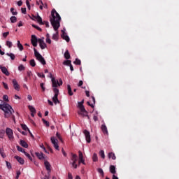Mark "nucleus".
<instances>
[{
    "mask_svg": "<svg viewBox=\"0 0 179 179\" xmlns=\"http://www.w3.org/2000/svg\"><path fill=\"white\" fill-rule=\"evenodd\" d=\"M50 23L55 31H58V29H59L60 26V22H61V16L55 10V8L52 10L51 12V17H50Z\"/></svg>",
    "mask_w": 179,
    "mask_h": 179,
    "instance_id": "obj_1",
    "label": "nucleus"
},
{
    "mask_svg": "<svg viewBox=\"0 0 179 179\" xmlns=\"http://www.w3.org/2000/svg\"><path fill=\"white\" fill-rule=\"evenodd\" d=\"M1 110L4 111V117L5 118H9L10 115H12L13 113H15L12 106L8 103H3V106H1Z\"/></svg>",
    "mask_w": 179,
    "mask_h": 179,
    "instance_id": "obj_2",
    "label": "nucleus"
},
{
    "mask_svg": "<svg viewBox=\"0 0 179 179\" xmlns=\"http://www.w3.org/2000/svg\"><path fill=\"white\" fill-rule=\"evenodd\" d=\"M34 55L38 61L42 64V65H45L47 62H45V59L43 57V56L37 51V50L34 48Z\"/></svg>",
    "mask_w": 179,
    "mask_h": 179,
    "instance_id": "obj_3",
    "label": "nucleus"
},
{
    "mask_svg": "<svg viewBox=\"0 0 179 179\" xmlns=\"http://www.w3.org/2000/svg\"><path fill=\"white\" fill-rule=\"evenodd\" d=\"M53 92L55 93V95L52 97L53 103H55V104H57V103H59V100H58V94H59V90H58V88H53Z\"/></svg>",
    "mask_w": 179,
    "mask_h": 179,
    "instance_id": "obj_4",
    "label": "nucleus"
},
{
    "mask_svg": "<svg viewBox=\"0 0 179 179\" xmlns=\"http://www.w3.org/2000/svg\"><path fill=\"white\" fill-rule=\"evenodd\" d=\"M71 160L72 161V166L74 169H78V164L76 162H78V155L76 154L71 153Z\"/></svg>",
    "mask_w": 179,
    "mask_h": 179,
    "instance_id": "obj_5",
    "label": "nucleus"
},
{
    "mask_svg": "<svg viewBox=\"0 0 179 179\" xmlns=\"http://www.w3.org/2000/svg\"><path fill=\"white\" fill-rule=\"evenodd\" d=\"M50 141L54 145V148L56 149V150H59V145H58V140L55 138V137H51Z\"/></svg>",
    "mask_w": 179,
    "mask_h": 179,
    "instance_id": "obj_6",
    "label": "nucleus"
},
{
    "mask_svg": "<svg viewBox=\"0 0 179 179\" xmlns=\"http://www.w3.org/2000/svg\"><path fill=\"white\" fill-rule=\"evenodd\" d=\"M6 134L8 138L13 139V130H12V129L7 127L6 129Z\"/></svg>",
    "mask_w": 179,
    "mask_h": 179,
    "instance_id": "obj_7",
    "label": "nucleus"
},
{
    "mask_svg": "<svg viewBox=\"0 0 179 179\" xmlns=\"http://www.w3.org/2000/svg\"><path fill=\"white\" fill-rule=\"evenodd\" d=\"M83 134L85 136V139L87 143H90L92 142V138L90 137V132L87 130H84Z\"/></svg>",
    "mask_w": 179,
    "mask_h": 179,
    "instance_id": "obj_8",
    "label": "nucleus"
},
{
    "mask_svg": "<svg viewBox=\"0 0 179 179\" xmlns=\"http://www.w3.org/2000/svg\"><path fill=\"white\" fill-rule=\"evenodd\" d=\"M38 41V39H37V37L36 35H32L31 38V43L34 47H37V42Z\"/></svg>",
    "mask_w": 179,
    "mask_h": 179,
    "instance_id": "obj_9",
    "label": "nucleus"
},
{
    "mask_svg": "<svg viewBox=\"0 0 179 179\" xmlns=\"http://www.w3.org/2000/svg\"><path fill=\"white\" fill-rule=\"evenodd\" d=\"M38 41L39 43V45H40L41 50H44L47 47L45 42H44V40L39 38Z\"/></svg>",
    "mask_w": 179,
    "mask_h": 179,
    "instance_id": "obj_10",
    "label": "nucleus"
},
{
    "mask_svg": "<svg viewBox=\"0 0 179 179\" xmlns=\"http://www.w3.org/2000/svg\"><path fill=\"white\" fill-rule=\"evenodd\" d=\"M0 69L1 72H3L4 75H6V76H9V75H10V73H9V71H8V69H6V67L2 66L0 65Z\"/></svg>",
    "mask_w": 179,
    "mask_h": 179,
    "instance_id": "obj_11",
    "label": "nucleus"
},
{
    "mask_svg": "<svg viewBox=\"0 0 179 179\" xmlns=\"http://www.w3.org/2000/svg\"><path fill=\"white\" fill-rule=\"evenodd\" d=\"M62 34L61 35L62 38H63V40H66L67 43H69L70 41L69 36L66 35V34L64 30H62Z\"/></svg>",
    "mask_w": 179,
    "mask_h": 179,
    "instance_id": "obj_12",
    "label": "nucleus"
},
{
    "mask_svg": "<svg viewBox=\"0 0 179 179\" xmlns=\"http://www.w3.org/2000/svg\"><path fill=\"white\" fill-rule=\"evenodd\" d=\"M78 155V161H80V163H82L84 165L86 164L85 159H83V153H82L81 151H79Z\"/></svg>",
    "mask_w": 179,
    "mask_h": 179,
    "instance_id": "obj_13",
    "label": "nucleus"
},
{
    "mask_svg": "<svg viewBox=\"0 0 179 179\" xmlns=\"http://www.w3.org/2000/svg\"><path fill=\"white\" fill-rule=\"evenodd\" d=\"M45 167L48 171V174H50L51 173V164H50V162L45 161Z\"/></svg>",
    "mask_w": 179,
    "mask_h": 179,
    "instance_id": "obj_14",
    "label": "nucleus"
},
{
    "mask_svg": "<svg viewBox=\"0 0 179 179\" xmlns=\"http://www.w3.org/2000/svg\"><path fill=\"white\" fill-rule=\"evenodd\" d=\"M13 87L15 90L19 91L20 89V86L19 85V84L17 83V81L16 80V79H13Z\"/></svg>",
    "mask_w": 179,
    "mask_h": 179,
    "instance_id": "obj_15",
    "label": "nucleus"
},
{
    "mask_svg": "<svg viewBox=\"0 0 179 179\" xmlns=\"http://www.w3.org/2000/svg\"><path fill=\"white\" fill-rule=\"evenodd\" d=\"M85 100L83 99L82 101L78 103V107L80 108V111H85V106H83Z\"/></svg>",
    "mask_w": 179,
    "mask_h": 179,
    "instance_id": "obj_16",
    "label": "nucleus"
},
{
    "mask_svg": "<svg viewBox=\"0 0 179 179\" xmlns=\"http://www.w3.org/2000/svg\"><path fill=\"white\" fill-rule=\"evenodd\" d=\"M101 128L104 135H108V130L107 129V126H106V124H102Z\"/></svg>",
    "mask_w": 179,
    "mask_h": 179,
    "instance_id": "obj_17",
    "label": "nucleus"
},
{
    "mask_svg": "<svg viewBox=\"0 0 179 179\" xmlns=\"http://www.w3.org/2000/svg\"><path fill=\"white\" fill-rule=\"evenodd\" d=\"M15 159H16V160L18 162V163H20V164H24V159H23V158L16 155L14 157Z\"/></svg>",
    "mask_w": 179,
    "mask_h": 179,
    "instance_id": "obj_18",
    "label": "nucleus"
},
{
    "mask_svg": "<svg viewBox=\"0 0 179 179\" xmlns=\"http://www.w3.org/2000/svg\"><path fill=\"white\" fill-rule=\"evenodd\" d=\"M29 110L31 111V117H34V114H36V108L34 107H33L32 106H28Z\"/></svg>",
    "mask_w": 179,
    "mask_h": 179,
    "instance_id": "obj_19",
    "label": "nucleus"
},
{
    "mask_svg": "<svg viewBox=\"0 0 179 179\" xmlns=\"http://www.w3.org/2000/svg\"><path fill=\"white\" fill-rule=\"evenodd\" d=\"M35 155L39 160H43L44 159V154H43V152H36Z\"/></svg>",
    "mask_w": 179,
    "mask_h": 179,
    "instance_id": "obj_20",
    "label": "nucleus"
},
{
    "mask_svg": "<svg viewBox=\"0 0 179 179\" xmlns=\"http://www.w3.org/2000/svg\"><path fill=\"white\" fill-rule=\"evenodd\" d=\"M78 114L82 115L83 117H89L88 113L87 112L86 109H84V110H80V112H78Z\"/></svg>",
    "mask_w": 179,
    "mask_h": 179,
    "instance_id": "obj_21",
    "label": "nucleus"
},
{
    "mask_svg": "<svg viewBox=\"0 0 179 179\" xmlns=\"http://www.w3.org/2000/svg\"><path fill=\"white\" fill-rule=\"evenodd\" d=\"M34 18L37 20L39 24H44L43 22V18H41L38 15L37 16H35Z\"/></svg>",
    "mask_w": 179,
    "mask_h": 179,
    "instance_id": "obj_22",
    "label": "nucleus"
},
{
    "mask_svg": "<svg viewBox=\"0 0 179 179\" xmlns=\"http://www.w3.org/2000/svg\"><path fill=\"white\" fill-rule=\"evenodd\" d=\"M110 173H111V174L115 175V173H117V171H115V166H110Z\"/></svg>",
    "mask_w": 179,
    "mask_h": 179,
    "instance_id": "obj_23",
    "label": "nucleus"
},
{
    "mask_svg": "<svg viewBox=\"0 0 179 179\" xmlns=\"http://www.w3.org/2000/svg\"><path fill=\"white\" fill-rule=\"evenodd\" d=\"M20 143L21 146H22V148H25V149H27V148H29V145L27 144V143H26V141H24V140H20Z\"/></svg>",
    "mask_w": 179,
    "mask_h": 179,
    "instance_id": "obj_24",
    "label": "nucleus"
},
{
    "mask_svg": "<svg viewBox=\"0 0 179 179\" xmlns=\"http://www.w3.org/2000/svg\"><path fill=\"white\" fill-rule=\"evenodd\" d=\"M52 87L57 89L58 87V80H56L55 78H52Z\"/></svg>",
    "mask_w": 179,
    "mask_h": 179,
    "instance_id": "obj_25",
    "label": "nucleus"
},
{
    "mask_svg": "<svg viewBox=\"0 0 179 179\" xmlns=\"http://www.w3.org/2000/svg\"><path fill=\"white\" fill-rule=\"evenodd\" d=\"M108 156L109 159H112L113 160H115L117 159L114 152H109Z\"/></svg>",
    "mask_w": 179,
    "mask_h": 179,
    "instance_id": "obj_26",
    "label": "nucleus"
},
{
    "mask_svg": "<svg viewBox=\"0 0 179 179\" xmlns=\"http://www.w3.org/2000/svg\"><path fill=\"white\" fill-rule=\"evenodd\" d=\"M64 58L66 59H71V54L69 53V50H66L64 53Z\"/></svg>",
    "mask_w": 179,
    "mask_h": 179,
    "instance_id": "obj_27",
    "label": "nucleus"
},
{
    "mask_svg": "<svg viewBox=\"0 0 179 179\" xmlns=\"http://www.w3.org/2000/svg\"><path fill=\"white\" fill-rule=\"evenodd\" d=\"M68 94L70 96H73V92H72V88L69 85H67Z\"/></svg>",
    "mask_w": 179,
    "mask_h": 179,
    "instance_id": "obj_28",
    "label": "nucleus"
},
{
    "mask_svg": "<svg viewBox=\"0 0 179 179\" xmlns=\"http://www.w3.org/2000/svg\"><path fill=\"white\" fill-rule=\"evenodd\" d=\"M6 55H7L8 57H10V58L13 61L16 58V56H15V54H13V53H6Z\"/></svg>",
    "mask_w": 179,
    "mask_h": 179,
    "instance_id": "obj_29",
    "label": "nucleus"
},
{
    "mask_svg": "<svg viewBox=\"0 0 179 179\" xmlns=\"http://www.w3.org/2000/svg\"><path fill=\"white\" fill-rule=\"evenodd\" d=\"M17 46L19 48L20 51H23V45L20 43V41H17Z\"/></svg>",
    "mask_w": 179,
    "mask_h": 179,
    "instance_id": "obj_30",
    "label": "nucleus"
},
{
    "mask_svg": "<svg viewBox=\"0 0 179 179\" xmlns=\"http://www.w3.org/2000/svg\"><path fill=\"white\" fill-rule=\"evenodd\" d=\"M10 20L11 23H16V22H17V17H16L15 16H12V17H10Z\"/></svg>",
    "mask_w": 179,
    "mask_h": 179,
    "instance_id": "obj_31",
    "label": "nucleus"
},
{
    "mask_svg": "<svg viewBox=\"0 0 179 179\" xmlns=\"http://www.w3.org/2000/svg\"><path fill=\"white\" fill-rule=\"evenodd\" d=\"M0 155H1V157H3V159H5V157H6V155L3 152V148H0Z\"/></svg>",
    "mask_w": 179,
    "mask_h": 179,
    "instance_id": "obj_32",
    "label": "nucleus"
},
{
    "mask_svg": "<svg viewBox=\"0 0 179 179\" xmlns=\"http://www.w3.org/2000/svg\"><path fill=\"white\" fill-rule=\"evenodd\" d=\"M72 61L66 60L63 62V65H66V66H69L71 64Z\"/></svg>",
    "mask_w": 179,
    "mask_h": 179,
    "instance_id": "obj_33",
    "label": "nucleus"
},
{
    "mask_svg": "<svg viewBox=\"0 0 179 179\" xmlns=\"http://www.w3.org/2000/svg\"><path fill=\"white\" fill-rule=\"evenodd\" d=\"M52 40H55V41H57L58 40V31L56 32V34H54L52 37Z\"/></svg>",
    "mask_w": 179,
    "mask_h": 179,
    "instance_id": "obj_34",
    "label": "nucleus"
},
{
    "mask_svg": "<svg viewBox=\"0 0 179 179\" xmlns=\"http://www.w3.org/2000/svg\"><path fill=\"white\" fill-rule=\"evenodd\" d=\"M21 127L24 131H28V132H30V129H29L26 124H21Z\"/></svg>",
    "mask_w": 179,
    "mask_h": 179,
    "instance_id": "obj_35",
    "label": "nucleus"
},
{
    "mask_svg": "<svg viewBox=\"0 0 179 179\" xmlns=\"http://www.w3.org/2000/svg\"><path fill=\"white\" fill-rule=\"evenodd\" d=\"M92 160H93V162H98L99 157H97V154L94 153V155L92 156Z\"/></svg>",
    "mask_w": 179,
    "mask_h": 179,
    "instance_id": "obj_36",
    "label": "nucleus"
},
{
    "mask_svg": "<svg viewBox=\"0 0 179 179\" xmlns=\"http://www.w3.org/2000/svg\"><path fill=\"white\" fill-rule=\"evenodd\" d=\"M29 64L31 66H33V67L36 66V61L34 60V59H31L29 62Z\"/></svg>",
    "mask_w": 179,
    "mask_h": 179,
    "instance_id": "obj_37",
    "label": "nucleus"
},
{
    "mask_svg": "<svg viewBox=\"0 0 179 179\" xmlns=\"http://www.w3.org/2000/svg\"><path fill=\"white\" fill-rule=\"evenodd\" d=\"M17 150H18V152H22V153H24L26 152L24 151V149L19 145H17Z\"/></svg>",
    "mask_w": 179,
    "mask_h": 179,
    "instance_id": "obj_38",
    "label": "nucleus"
},
{
    "mask_svg": "<svg viewBox=\"0 0 179 179\" xmlns=\"http://www.w3.org/2000/svg\"><path fill=\"white\" fill-rule=\"evenodd\" d=\"M99 155L102 159H106V155H104V150H101L99 152Z\"/></svg>",
    "mask_w": 179,
    "mask_h": 179,
    "instance_id": "obj_39",
    "label": "nucleus"
},
{
    "mask_svg": "<svg viewBox=\"0 0 179 179\" xmlns=\"http://www.w3.org/2000/svg\"><path fill=\"white\" fill-rule=\"evenodd\" d=\"M24 155L27 157H28V159H29V160H33V158L31 157V156H30V154H29V153H27L26 151H25V152H24Z\"/></svg>",
    "mask_w": 179,
    "mask_h": 179,
    "instance_id": "obj_40",
    "label": "nucleus"
},
{
    "mask_svg": "<svg viewBox=\"0 0 179 179\" xmlns=\"http://www.w3.org/2000/svg\"><path fill=\"white\" fill-rule=\"evenodd\" d=\"M6 45H7V47H8V48H12V45H13V44L12 43V42L7 41Z\"/></svg>",
    "mask_w": 179,
    "mask_h": 179,
    "instance_id": "obj_41",
    "label": "nucleus"
},
{
    "mask_svg": "<svg viewBox=\"0 0 179 179\" xmlns=\"http://www.w3.org/2000/svg\"><path fill=\"white\" fill-rule=\"evenodd\" d=\"M26 69V68L24 67V66H23V64H21L18 66V71H24Z\"/></svg>",
    "mask_w": 179,
    "mask_h": 179,
    "instance_id": "obj_42",
    "label": "nucleus"
},
{
    "mask_svg": "<svg viewBox=\"0 0 179 179\" xmlns=\"http://www.w3.org/2000/svg\"><path fill=\"white\" fill-rule=\"evenodd\" d=\"M10 12L14 16H16V15H17V11H15V8H10Z\"/></svg>",
    "mask_w": 179,
    "mask_h": 179,
    "instance_id": "obj_43",
    "label": "nucleus"
},
{
    "mask_svg": "<svg viewBox=\"0 0 179 179\" xmlns=\"http://www.w3.org/2000/svg\"><path fill=\"white\" fill-rule=\"evenodd\" d=\"M73 64H75V65H80L81 64L80 59H76V61L73 62Z\"/></svg>",
    "mask_w": 179,
    "mask_h": 179,
    "instance_id": "obj_44",
    "label": "nucleus"
},
{
    "mask_svg": "<svg viewBox=\"0 0 179 179\" xmlns=\"http://www.w3.org/2000/svg\"><path fill=\"white\" fill-rule=\"evenodd\" d=\"M42 121L43 122V124H46V127H50V122L47 120H45V119H42Z\"/></svg>",
    "mask_w": 179,
    "mask_h": 179,
    "instance_id": "obj_45",
    "label": "nucleus"
},
{
    "mask_svg": "<svg viewBox=\"0 0 179 179\" xmlns=\"http://www.w3.org/2000/svg\"><path fill=\"white\" fill-rule=\"evenodd\" d=\"M2 84L6 90H9V87L8 86V84H6L5 82H3Z\"/></svg>",
    "mask_w": 179,
    "mask_h": 179,
    "instance_id": "obj_46",
    "label": "nucleus"
},
{
    "mask_svg": "<svg viewBox=\"0 0 179 179\" xmlns=\"http://www.w3.org/2000/svg\"><path fill=\"white\" fill-rule=\"evenodd\" d=\"M32 27H34V29H36V30H38L39 31H42L41 28H40V27H38L36 24H32Z\"/></svg>",
    "mask_w": 179,
    "mask_h": 179,
    "instance_id": "obj_47",
    "label": "nucleus"
},
{
    "mask_svg": "<svg viewBox=\"0 0 179 179\" xmlns=\"http://www.w3.org/2000/svg\"><path fill=\"white\" fill-rule=\"evenodd\" d=\"M3 100H4V101H9V98L8 97V95H3Z\"/></svg>",
    "mask_w": 179,
    "mask_h": 179,
    "instance_id": "obj_48",
    "label": "nucleus"
},
{
    "mask_svg": "<svg viewBox=\"0 0 179 179\" xmlns=\"http://www.w3.org/2000/svg\"><path fill=\"white\" fill-rule=\"evenodd\" d=\"M56 136L58 138V139H59V141H61V142H62V137H61V134L59 133L56 134Z\"/></svg>",
    "mask_w": 179,
    "mask_h": 179,
    "instance_id": "obj_49",
    "label": "nucleus"
},
{
    "mask_svg": "<svg viewBox=\"0 0 179 179\" xmlns=\"http://www.w3.org/2000/svg\"><path fill=\"white\" fill-rule=\"evenodd\" d=\"M40 86H41V87L43 92H45V87H44V83H41V84H40Z\"/></svg>",
    "mask_w": 179,
    "mask_h": 179,
    "instance_id": "obj_50",
    "label": "nucleus"
},
{
    "mask_svg": "<svg viewBox=\"0 0 179 179\" xmlns=\"http://www.w3.org/2000/svg\"><path fill=\"white\" fill-rule=\"evenodd\" d=\"M21 10H22V13H23L24 15H26V13H27L26 8H22Z\"/></svg>",
    "mask_w": 179,
    "mask_h": 179,
    "instance_id": "obj_51",
    "label": "nucleus"
},
{
    "mask_svg": "<svg viewBox=\"0 0 179 179\" xmlns=\"http://www.w3.org/2000/svg\"><path fill=\"white\" fill-rule=\"evenodd\" d=\"M37 75L39 78H45V76L43 73H38Z\"/></svg>",
    "mask_w": 179,
    "mask_h": 179,
    "instance_id": "obj_52",
    "label": "nucleus"
},
{
    "mask_svg": "<svg viewBox=\"0 0 179 179\" xmlns=\"http://www.w3.org/2000/svg\"><path fill=\"white\" fill-rule=\"evenodd\" d=\"M43 24H45L46 27H50V23L48 22V21H44Z\"/></svg>",
    "mask_w": 179,
    "mask_h": 179,
    "instance_id": "obj_53",
    "label": "nucleus"
},
{
    "mask_svg": "<svg viewBox=\"0 0 179 179\" xmlns=\"http://www.w3.org/2000/svg\"><path fill=\"white\" fill-rule=\"evenodd\" d=\"M8 36H9V32L3 33V37H4V38H6V37H8Z\"/></svg>",
    "mask_w": 179,
    "mask_h": 179,
    "instance_id": "obj_54",
    "label": "nucleus"
},
{
    "mask_svg": "<svg viewBox=\"0 0 179 179\" xmlns=\"http://www.w3.org/2000/svg\"><path fill=\"white\" fill-rule=\"evenodd\" d=\"M98 173H99V174H103V173H104V171H103V169L101 168H99L97 169Z\"/></svg>",
    "mask_w": 179,
    "mask_h": 179,
    "instance_id": "obj_55",
    "label": "nucleus"
},
{
    "mask_svg": "<svg viewBox=\"0 0 179 179\" xmlns=\"http://www.w3.org/2000/svg\"><path fill=\"white\" fill-rule=\"evenodd\" d=\"M20 174H22V173L20 172V171H17V176L15 177L16 179H19V176H20Z\"/></svg>",
    "mask_w": 179,
    "mask_h": 179,
    "instance_id": "obj_56",
    "label": "nucleus"
},
{
    "mask_svg": "<svg viewBox=\"0 0 179 179\" xmlns=\"http://www.w3.org/2000/svg\"><path fill=\"white\" fill-rule=\"evenodd\" d=\"M6 166L8 167V169H12V165L10 164V163L6 162Z\"/></svg>",
    "mask_w": 179,
    "mask_h": 179,
    "instance_id": "obj_57",
    "label": "nucleus"
},
{
    "mask_svg": "<svg viewBox=\"0 0 179 179\" xmlns=\"http://www.w3.org/2000/svg\"><path fill=\"white\" fill-rule=\"evenodd\" d=\"M93 120H94V121H99V117H97V115H94V116H93Z\"/></svg>",
    "mask_w": 179,
    "mask_h": 179,
    "instance_id": "obj_58",
    "label": "nucleus"
},
{
    "mask_svg": "<svg viewBox=\"0 0 179 179\" xmlns=\"http://www.w3.org/2000/svg\"><path fill=\"white\" fill-rule=\"evenodd\" d=\"M68 178L69 179H73V177L72 176V173H68Z\"/></svg>",
    "mask_w": 179,
    "mask_h": 179,
    "instance_id": "obj_59",
    "label": "nucleus"
},
{
    "mask_svg": "<svg viewBox=\"0 0 179 179\" xmlns=\"http://www.w3.org/2000/svg\"><path fill=\"white\" fill-rule=\"evenodd\" d=\"M33 75V73H31V71H27V76L29 77V78H30V76H31Z\"/></svg>",
    "mask_w": 179,
    "mask_h": 179,
    "instance_id": "obj_60",
    "label": "nucleus"
},
{
    "mask_svg": "<svg viewBox=\"0 0 179 179\" xmlns=\"http://www.w3.org/2000/svg\"><path fill=\"white\" fill-rule=\"evenodd\" d=\"M17 5H18V6H22V5H23V1H22V0H20V1L17 2Z\"/></svg>",
    "mask_w": 179,
    "mask_h": 179,
    "instance_id": "obj_61",
    "label": "nucleus"
},
{
    "mask_svg": "<svg viewBox=\"0 0 179 179\" xmlns=\"http://www.w3.org/2000/svg\"><path fill=\"white\" fill-rule=\"evenodd\" d=\"M62 152L63 153L64 157H66V152H65V150H64V148L62 149Z\"/></svg>",
    "mask_w": 179,
    "mask_h": 179,
    "instance_id": "obj_62",
    "label": "nucleus"
},
{
    "mask_svg": "<svg viewBox=\"0 0 179 179\" xmlns=\"http://www.w3.org/2000/svg\"><path fill=\"white\" fill-rule=\"evenodd\" d=\"M46 43L51 44V39L50 38H46Z\"/></svg>",
    "mask_w": 179,
    "mask_h": 179,
    "instance_id": "obj_63",
    "label": "nucleus"
},
{
    "mask_svg": "<svg viewBox=\"0 0 179 179\" xmlns=\"http://www.w3.org/2000/svg\"><path fill=\"white\" fill-rule=\"evenodd\" d=\"M83 85V81L80 80L79 83H78V86L79 87H80V86H82Z\"/></svg>",
    "mask_w": 179,
    "mask_h": 179,
    "instance_id": "obj_64",
    "label": "nucleus"
}]
</instances>
